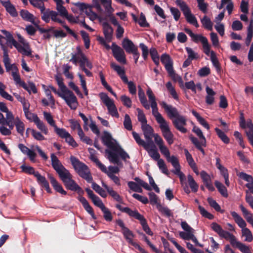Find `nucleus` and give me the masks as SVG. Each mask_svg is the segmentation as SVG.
Wrapping results in <instances>:
<instances>
[{"label": "nucleus", "mask_w": 253, "mask_h": 253, "mask_svg": "<svg viewBox=\"0 0 253 253\" xmlns=\"http://www.w3.org/2000/svg\"><path fill=\"white\" fill-rule=\"evenodd\" d=\"M37 180L38 183L42 188H45L47 193H51L52 192L49 187V183L44 176H42L40 174L39 175H38Z\"/></svg>", "instance_id": "nucleus-23"}, {"label": "nucleus", "mask_w": 253, "mask_h": 253, "mask_svg": "<svg viewBox=\"0 0 253 253\" xmlns=\"http://www.w3.org/2000/svg\"><path fill=\"white\" fill-rule=\"evenodd\" d=\"M74 5L79 8L80 11L82 12L85 13V11H88L90 8H91V5L87 4L84 2H76L73 3Z\"/></svg>", "instance_id": "nucleus-61"}, {"label": "nucleus", "mask_w": 253, "mask_h": 253, "mask_svg": "<svg viewBox=\"0 0 253 253\" xmlns=\"http://www.w3.org/2000/svg\"><path fill=\"white\" fill-rule=\"evenodd\" d=\"M115 207L122 212H125L129 216L139 220L143 230L149 235H153V233L149 227L146 219L143 215L138 212L137 210L132 211L128 207L124 208L119 204H117Z\"/></svg>", "instance_id": "nucleus-6"}, {"label": "nucleus", "mask_w": 253, "mask_h": 253, "mask_svg": "<svg viewBox=\"0 0 253 253\" xmlns=\"http://www.w3.org/2000/svg\"><path fill=\"white\" fill-rule=\"evenodd\" d=\"M3 62L7 72H10L11 69L15 65V64H11L10 62V59L8 56V53H4L3 54Z\"/></svg>", "instance_id": "nucleus-44"}, {"label": "nucleus", "mask_w": 253, "mask_h": 253, "mask_svg": "<svg viewBox=\"0 0 253 253\" xmlns=\"http://www.w3.org/2000/svg\"><path fill=\"white\" fill-rule=\"evenodd\" d=\"M192 131L194 132L200 139V142H201L202 145L205 147L207 146L206 139L203 135L202 130L200 128L196 126H194L192 129Z\"/></svg>", "instance_id": "nucleus-26"}, {"label": "nucleus", "mask_w": 253, "mask_h": 253, "mask_svg": "<svg viewBox=\"0 0 253 253\" xmlns=\"http://www.w3.org/2000/svg\"><path fill=\"white\" fill-rule=\"evenodd\" d=\"M122 46L126 52L131 53L138 49L133 42L128 39H124L122 42Z\"/></svg>", "instance_id": "nucleus-20"}, {"label": "nucleus", "mask_w": 253, "mask_h": 253, "mask_svg": "<svg viewBox=\"0 0 253 253\" xmlns=\"http://www.w3.org/2000/svg\"><path fill=\"white\" fill-rule=\"evenodd\" d=\"M76 50V53H72V58L70 61L76 65H77L78 62H79L81 68L84 72L86 76L88 77H91V73L86 69L85 67L91 69L92 68L91 63L88 60L79 46L77 47Z\"/></svg>", "instance_id": "nucleus-3"}, {"label": "nucleus", "mask_w": 253, "mask_h": 253, "mask_svg": "<svg viewBox=\"0 0 253 253\" xmlns=\"http://www.w3.org/2000/svg\"><path fill=\"white\" fill-rule=\"evenodd\" d=\"M184 31L191 37V40L193 42L195 43L201 42L202 43L204 52L205 54H208L209 53L211 45L206 37L201 34H194L192 31L188 28H185Z\"/></svg>", "instance_id": "nucleus-9"}, {"label": "nucleus", "mask_w": 253, "mask_h": 253, "mask_svg": "<svg viewBox=\"0 0 253 253\" xmlns=\"http://www.w3.org/2000/svg\"><path fill=\"white\" fill-rule=\"evenodd\" d=\"M152 114L155 117L156 120L158 124H161L166 121L162 116V115L158 112V108H157V109L152 110Z\"/></svg>", "instance_id": "nucleus-60"}, {"label": "nucleus", "mask_w": 253, "mask_h": 253, "mask_svg": "<svg viewBox=\"0 0 253 253\" xmlns=\"http://www.w3.org/2000/svg\"><path fill=\"white\" fill-rule=\"evenodd\" d=\"M1 32L3 35H5L7 42L12 43V45H16L17 41L13 38L12 34L10 32L7 31L5 30H1Z\"/></svg>", "instance_id": "nucleus-56"}, {"label": "nucleus", "mask_w": 253, "mask_h": 253, "mask_svg": "<svg viewBox=\"0 0 253 253\" xmlns=\"http://www.w3.org/2000/svg\"><path fill=\"white\" fill-rule=\"evenodd\" d=\"M48 176L52 186L56 191L62 195H66L67 192L63 189L62 185L58 183L56 179L50 174H48Z\"/></svg>", "instance_id": "nucleus-19"}, {"label": "nucleus", "mask_w": 253, "mask_h": 253, "mask_svg": "<svg viewBox=\"0 0 253 253\" xmlns=\"http://www.w3.org/2000/svg\"><path fill=\"white\" fill-rule=\"evenodd\" d=\"M102 186L106 190L109 195L111 196L114 200L120 203H123V198L117 192L114 190L113 188L108 186L103 182H102Z\"/></svg>", "instance_id": "nucleus-18"}, {"label": "nucleus", "mask_w": 253, "mask_h": 253, "mask_svg": "<svg viewBox=\"0 0 253 253\" xmlns=\"http://www.w3.org/2000/svg\"><path fill=\"white\" fill-rule=\"evenodd\" d=\"M221 238H225L226 240H229L232 246L234 245L237 239L234 235L230 233L228 231H223L221 235L219 236Z\"/></svg>", "instance_id": "nucleus-42"}, {"label": "nucleus", "mask_w": 253, "mask_h": 253, "mask_svg": "<svg viewBox=\"0 0 253 253\" xmlns=\"http://www.w3.org/2000/svg\"><path fill=\"white\" fill-rule=\"evenodd\" d=\"M106 106L107 107L109 114L112 116L119 118V115L113 101L109 103L108 105H106Z\"/></svg>", "instance_id": "nucleus-50"}, {"label": "nucleus", "mask_w": 253, "mask_h": 253, "mask_svg": "<svg viewBox=\"0 0 253 253\" xmlns=\"http://www.w3.org/2000/svg\"><path fill=\"white\" fill-rule=\"evenodd\" d=\"M42 15V19L45 23H48L49 22L50 19L53 22L60 23L67 32L72 36L75 39H78L77 35L68 26L65 24V21L62 20L59 17V14L57 12L53 10H50L49 9L45 10L43 12H41Z\"/></svg>", "instance_id": "nucleus-5"}, {"label": "nucleus", "mask_w": 253, "mask_h": 253, "mask_svg": "<svg viewBox=\"0 0 253 253\" xmlns=\"http://www.w3.org/2000/svg\"><path fill=\"white\" fill-rule=\"evenodd\" d=\"M160 104L167 112L169 118L171 120L174 127L183 133H186L187 129L184 127L187 125L185 117L180 115L175 107L168 105L165 102L162 101Z\"/></svg>", "instance_id": "nucleus-2"}, {"label": "nucleus", "mask_w": 253, "mask_h": 253, "mask_svg": "<svg viewBox=\"0 0 253 253\" xmlns=\"http://www.w3.org/2000/svg\"><path fill=\"white\" fill-rule=\"evenodd\" d=\"M59 96L65 100L71 109L75 110L77 109L78 106L77 98L72 91L66 94H59Z\"/></svg>", "instance_id": "nucleus-14"}, {"label": "nucleus", "mask_w": 253, "mask_h": 253, "mask_svg": "<svg viewBox=\"0 0 253 253\" xmlns=\"http://www.w3.org/2000/svg\"><path fill=\"white\" fill-rule=\"evenodd\" d=\"M101 210L103 213V217L105 220L107 221H111L113 219V216L109 209L105 206Z\"/></svg>", "instance_id": "nucleus-58"}, {"label": "nucleus", "mask_w": 253, "mask_h": 253, "mask_svg": "<svg viewBox=\"0 0 253 253\" xmlns=\"http://www.w3.org/2000/svg\"><path fill=\"white\" fill-rule=\"evenodd\" d=\"M160 59L169 76L174 78L175 77V73L173 68V61L170 56L166 53H163L161 55Z\"/></svg>", "instance_id": "nucleus-12"}, {"label": "nucleus", "mask_w": 253, "mask_h": 253, "mask_svg": "<svg viewBox=\"0 0 253 253\" xmlns=\"http://www.w3.org/2000/svg\"><path fill=\"white\" fill-rule=\"evenodd\" d=\"M218 137L225 144H228L230 139L225 133L219 128L216 127L214 129Z\"/></svg>", "instance_id": "nucleus-45"}, {"label": "nucleus", "mask_w": 253, "mask_h": 253, "mask_svg": "<svg viewBox=\"0 0 253 253\" xmlns=\"http://www.w3.org/2000/svg\"><path fill=\"white\" fill-rule=\"evenodd\" d=\"M44 118L47 122V123L52 126L54 127V128L57 126L56 125L55 122L53 119L52 116H51L50 113H47L46 112H43Z\"/></svg>", "instance_id": "nucleus-63"}, {"label": "nucleus", "mask_w": 253, "mask_h": 253, "mask_svg": "<svg viewBox=\"0 0 253 253\" xmlns=\"http://www.w3.org/2000/svg\"><path fill=\"white\" fill-rule=\"evenodd\" d=\"M55 132L61 138H66L69 136V133L65 128H59L56 126L54 128Z\"/></svg>", "instance_id": "nucleus-54"}, {"label": "nucleus", "mask_w": 253, "mask_h": 253, "mask_svg": "<svg viewBox=\"0 0 253 253\" xmlns=\"http://www.w3.org/2000/svg\"><path fill=\"white\" fill-rule=\"evenodd\" d=\"M188 182L189 185V187L192 190V191L195 193L196 192L199 188V186L196 183V182L194 179L193 177L191 175H188Z\"/></svg>", "instance_id": "nucleus-51"}, {"label": "nucleus", "mask_w": 253, "mask_h": 253, "mask_svg": "<svg viewBox=\"0 0 253 253\" xmlns=\"http://www.w3.org/2000/svg\"><path fill=\"white\" fill-rule=\"evenodd\" d=\"M231 214L236 223L242 229V236L246 237L245 241L248 242H252L253 240V236L250 230L246 227L247 224L245 220L235 211L231 212Z\"/></svg>", "instance_id": "nucleus-8"}, {"label": "nucleus", "mask_w": 253, "mask_h": 253, "mask_svg": "<svg viewBox=\"0 0 253 253\" xmlns=\"http://www.w3.org/2000/svg\"><path fill=\"white\" fill-rule=\"evenodd\" d=\"M20 169L23 172L28 174H33L36 178H37L38 175L40 174L38 171H35V169L32 167L27 166L25 165H23L20 167Z\"/></svg>", "instance_id": "nucleus-31"}, {"label": "nucleus", "mask_w": 253, "mask_h": 253, "mask_svg": "<svg viewBox=\"0 0 253 253\" xmlns=\"http://www.w3.org/2000/svg\"><path fill=\"white\" fill-rule=\"evenodd\" d=\"M116 222L121 228L122 233L127 242L134 247H136L137 243L133 241L132 239L134 237L133 232L125 226V223L122 219H118L116 220Z\"/></svg>", "instance_id": "nucleus-11"}, {"label": "nucleus", "mask_w": 253, "mask_h": 253, "mask_svg": "<svg viewBox=\"0 0 253 253\" xmlns=\"http://www.w3.org/2000/svg\"><path fill=\"white\" fill-rule=\"evenodd\" d=\"M106 152L108 154V159L111 163L118 165H120L119 157L116 153L108 150H106Z\"/></svg>", "instance_id": "nucleus-36"}, {"label": "nucleus", "mask_w": 253, "mask_h": 253, "mask_svg": "<svg viewBox=\"0 0 253 253\" xmlns=\"http://www.w3.org/2000/svg\"><path fill=\"white\" fill-rule=\"evenodd\" d=\"M149 52L152 60L157 66H158L160 63V57L157 49L154 47H151Z\"/></svg>", "instance_id": "nucleus-43"}, {"label": "nucleus", "mask_w": 253, "mask_h": 253, "mask_svg": "<svg viewBox=\"0 0 253 253\" xmlns=\"http://www.w3.org/2000/svg\"><path fill=\"white\" fill-rule=\"evenodd\" d=\"M214 185L217 188L218 192L223 197L225 198H227L228 197L227 189L222 183L216 180L214 182Z\"/></svg>", "instance_id": "nucleus-29"}, {"label": "nucleus", "mask_w": 253, "mask_h": 253, "mask_svg": "<svg viewBox=\"0 0 253 253\" xmlns=\"http://www.w3.org/2000/svg\"><path fill=\"white\" fill-rule=\"evenodd\" d=\"M113 151L118 153L122 160L124 161H126L127 159L130 158L129 155L119 145Z\"/></svg>", "instance_id": "nucleus-49"}, {"label": "nucleus", "mask_w": 253, "mask_h": 253, "mask_svg": "<svg viewBox=\"0 0 253 253\" xmlns=\"http://www.w3.org/2000/svg\"><path fill=\"white\" fill-rule=\"evenodd\" d=\"M50 157L52 167L58 174L66 189L76 191L80 195L84 194V190L77 184L74 180L72 179L71 174L63 166L57 156L54 153H52Z\"/></svg>", "instance_id": "nucleus-1"}, {"label": "nucleus", "mask_w": 253, "mask_h": 253, "mask_svg": "<svg viewBox=\"0 0 253 253\" xmlns=\"http://www.w3.org/2000/svg\"><path fill=\"white\" fill-rule=\"evenodd\" d=\"M240 121H239V124H240V126L242 128H248L249 129L248 130H246V131H250L251 130V127H250L249 124H252L253 126V124L252 123V121L251 119H249L247 120V122H246V120L244 118V113L241 112L240 114Z\"/></svg>", "instance_id": "nucleus-25"}, {"label": "nucleus", "mask_w": 253, "mask_h": 253, "mask_svg": "<svg viewBox=\"0 0 253 253\" xmlns=\"http://www.w3.org/2000/svg\"><path fill=\"white\" fill-rule=\"evenodd\" d=\"M159 148L161 153L166 157L167 160L168 161V162H169L170 161H171V159L173 157H175L174 155L170 156L169 150L164 145V144L161 146H159Z\"/></svg>", "instance_id": "nucleus-40"}, {"label": "nucleus", "mask_w": 253, "mask_h": 253, "mask_svg": "<svg viewBox=\"0 0 253 253\" xmlns=\"http://www.w3.org/2000/svg\"><path fill=\"white\" fill-rule=\"evenodd\" d=\"M78 199L82 204L84 209L89 214L93 211V209L84 197L80 196L78 197Z\"/></svg>", "instance_id": "nucleus-35"}, {"label": "nucleus", "mask_w": 253, "mask_h": 253, "mask_svg": "<svg viewBox=\"0 0 253 253\" xmlns=\"http://www.w3.org/2000/svg\"><path fill=\"white\" fill-rule=\"evenodd\" d=\"M175 3L176 5L179 7L183 12L187 21L189 23L195 26V27H199V25L197 22L196 17L194 15L192 14L189 7L186 2L182 0H176Z\"/></svg>", "instance_id": "nucleus-7"}, {"label": "nucleus", "mask_w": 253, "mask_h": 253, "mask_svg": "<svg viewBox=\"0 0 253 253\" xmlns=\"http://www.w3.org/2000/svg\"><path fill=\"white\" fill-rule=\"evenodd\" d=\"M103 33L107 42H111L113 33V29L111 26L106 22H103L102 23Z\"/></svg>", "instance_id": "nucleus-21"}, {"label": "nucleus", "mask_w": 253, "mask_h": 253, "mask_svg": "<svg viewBox=\"0 0 253 253\" xmlns=\"http://www.w3.org/2000/svg\"><path fill=\"white\" fill-rule=\"evenodd\" d=\"M112 67L120 76L121 79H127L125 76V71L123 68L116 64H112Z\"/></svg>", "instance_id": "nucleus-57"}, {"label": "nucleus", "mask_w": 253, "mask_h": 253, "mask_svg": "<svg viewBox=\"0 0 253 253\" xmlns=\"http://www.w3.org/2000/svg\"><path fill=\"white\" fill-rule=\"evenodd\" d=\"M102 143L107 147L114 150L118 146L113 142V138L111 135L108 131H105L103 135L101 137Z\"/></svg>", "instance_id": "nucleus-16"}, {"label": "nucleus", "mask_w": 253, "mask_h": 253, "mask_svg": "<svg viewBox=\"0 0 253 253\" xmlns=\"http://www.w3.org/2000/svg\"><path fill=\"white\" fill-rule=\"evenodd\" d=\"M124 126L126 129L128 130H131L132 129V123L129 116L126 114L124 121Z\"/></svg>", "instance_id": "nucleus-64"}, {"label": "nucleus", "mask_w": 253, "mask_h": 253, "mask_svg": "<svg viewBox=\"0 0 253 253\" xmlns=\"http://www.w3.org/2000/svg\"><path fill=\"white\" fill-rule=\"evenodd\" d=\"M48 0H29L30 3L34 7L40 9L41 12H43L45 9L44 2Z\"/></svg>", "instance_id": "nucleus-33"}, {"label": "nucleus", "mask_w": 253, "mask_h": 253, "mask_svg": "<svg viewBox=\"0 0 253 253\" xmlns=\"http://www.w3.org/2000/svg\"><path fill=\"white\" fill-rule=\"evenodd\" d=\"M20 14L24 20L30 22L34 25L38 26L39 21L36 20L35 16L28 10L22 9L20 11Z\"/></svg>", "instance_id": "nucleus-17"}, {"label": "nucleus", "mask_w": 253, "mask_h": 253, "mask_svg": "<svg viewBox=\"0 0 253 253\" xmlns=\"http://www.w3.org/2000/svg\"><path fill=\"white\" fill-rule=\"evenodd\" d=\"M169 163H170L173 167L175 169L174 170L172 171L174 174L177 175L178 173L181 172V166L176 157H173L171 161H170Z\"/></svg>", "instance_id": "nucleus-37"}, {"label": "nucleus", "mask_w": 253, "mask_h": 253, "mask_svg": "<svg viewBox=\"0 0 253 253\" xmlns=\"http://www.w3.org/2000/svg\"><path fill=\"white\" fill-rule=\"evenodd\" d=\"M201 23L205 28L209 30H212L213 24L211 19L207 16H204L202 19H201Z\"/></svg>", "instance_id": "nucleus-47"}, {"label": "nucleus", "mask_w": 253, "mask_h": 253, "mask_svg": "<svg viewBox=\"0 0 253 253\" xmlns=\"http://www.w3.org/2000/svg\"><path fill=\"white\" fill-rule=\"evenodd\" d=\"M92 189L97 192L99 195H100L103 198H106L107 196V193L105 190L102 188L99 185L96 183L92 181Z\"/></svg>", "instance_id": "nucleus-39"}, {"label": "nucleus", "mask_w": 253, "mask_h": 253, "mask_svg": "<svg viewBox=\"0 0 253 253\" xmlns=\"http://www.w3.org/2000/svg\"><path fill=\"white\" fill-rule=\"evenodd\" d=\"M56 9L60 16L64 17L65 16L67 15L68 11L65 7L63 6V3L56 5Z\"/></svg>", "instance_id": "nucleus-62"}, {"label": "nucleus", "mask_w": 253, "mask_h": 253, "mask_svg": "<svg viewBox=\"0 0 253 253\" xmlns=\"http://www.w3.org/2000/svg\"><path fill=\"white\" fill-rule=\"evenodd\" d=\"M240 208L243 212L244 217L247 221L251 224L253 227V214L249 212L242 205L240 206Z\"/></svg>", "instance_id": "nucleus-30"}, {"label": "nucleus", "mask_w": 253, "mask_h": 253, "mask_svg": "<svg viewBox=\"0 0 253 253\" xmlns=\"http://www.w3.org/2000/svg\"><path fill=\"white\" fill-rule=\"evenodd\" d=\"M100 1L107 13H111L113 12L114 9L112 6L111 0H100Z\"/></svg>", "instance_id": "nucleus-52"}, {"label": "nucleus", "mask_w": 253, "mask_h": 253, "mask_svg": "<svg viewBox=\"0 0 253 253\" xmlns=\"http://www.w3.org/2000/svg\"><path fill=\"white\" fill-rule=\"evenodd\" d=\"M138 97L139 100L143 105V106L147 110L150 109V105L148 103L146 97L144 92L141 93L140 91L138 93Z\"/></svg>", "instance_id": "nucleus-55"}, {"label": "nucleus", "mask_w": 253, "mask_h": 253, "mask_svg": "<svg viewBox=\"0 0 253 253\" xmlns=\"http://www.w3.org/2000/svg\"><path fill=\"white\" fill-rule=\"evenodd\" d=\"M14 125L16 126L17 131L23 135L24 129L25 126L24 123L19 119L18 117H17L14 122Z\"/></svg>", "instance_id": "nucleus-41"}, {"label": "nucleus", "mask_w": 253, "mask_h": 253, "mask_svg": "<svg viewBox=\"0 0 253 253\" xmlns=\"http://www.w3.org/2000/svg\"><path fill=\"white\" fill-rule=\"evenodd\" d=\"M111 49L113 55L117 61L123 64H126V54L123 49L113 42L112 44Z\"/></svg>", "instance_id": "nucleus-13"}, {"label": "nucleus", "mask_w": 253, "mask_h": 253, "mask_svg": "<svg viewBox=\"0 0 253 253\" xmlns=\"http://www.w3.org/2000/svg\"><path fill=\"white\" fill-rule=\"evenodd\" d=\"M33 121L35 123L39 129L46 135L48 134V130L47 126L43 122L40 120L37 115L33 116Z\"/></svg>", "instance_id": "nucleus-22"}, {"label": "nucleus", "mask_w": 253, "mask_h": 253, "mask_svg": "<svg viewBox=\"0 0 253 253\" xmlns=\"http://www.w3.org/2000/svg\"><path fill=\"white\" fill-rule=\"evenodd\" d=\"M3 6L5 7L6 11L12 17H16L18 15L17 12L14 6L10 1L7 3L5 2Z\"/></svg>", "instance_id": "nucleus-34"}, {"label": "nucleus", "mask_w": 253, "mask_h": 253, "mask_svg": "<svg viewBox=\"0 0 253 253\" xmlns=\"http://www.w3.org/2000/svg\"><path fill=\"white\" fill-rule=\"evenodd\" d=\"M232 247L238 249L243 253H252L251 250L249 246H246L245 244L237 240H236Z\"/></svg>", "instance_id": "nucleus-27"}, {"label": "nucleus", "mask_w": 253, "mask_h": 253, "mask_svg": "<svg viewBox=\"0 0 253 253\" xmlns=\"http://www.w3.org/2000/svg\"><path fill=\"white\" fill-rule=\"evenodd\" d=\"M189 139L192 143L194 145L195 147L198 150H199L203 154V155H205V152L204 149L202 148V147L204 146L202 145L201 142H200L196 137H194L192 134L189 136Z\"/></svg>", "instance_id": "nucleus-32"}, {"label": "nucleus", "mask_w": 253, "mask_h": 253, "mask_svg": "<svg viewBox=\"0 0 253 253\" xmlns=\"http://www.w3.org/2000/svg\"><path fill=\"white\" fill-rule=\"evenodd\" d=\"M127 185L128 187L132 190V191L138 192L142 193L143 190L141 188V186L139 185L137 183L133 181H129L127 183Z\"/></svg>", "instance_id": "nucleus-59"}, {"label": "nucleus", "mask_w": 253, "mask_h": 253, "mask_svg": "<svg viewBox=\"0 0 253 253\" xmlns=\"http://www.w3.org/2000/svg\"><path fill=\"white\" fill-rule=\"evenodd\" d=\"M153 134H146L144 135V137L147 141V142H145V144L146 145H143V148L146 150H148L150 148H155V146L154 144V142L152 140V137L153 136Z\"/></svg>", "instance_id": "nucleus-46"}, {"label": "nucleus", "mask_w": 253, "mask_h": 253, "mask_svg": "<svg viewBox=\"0 0 253 253\" xmlns=\"http://www.w3.org/2000/svg\"><path fill=\"white\" fill-rule=\"evenodd\" d=\"M157 208L159 211L165 216L167 217L173 216L172 212L167 207L162 206L161 205L159 204L157 205Z\"/></svg>", "instance_id": "nucleus-48"}, {"label": "nucleus", "mask_w": 253, "mask_h": 253, "mask_svg": "<svg viewBox=\"0 0 253 253\" xmlns=\"http://www.w3.org/2000/svg\"><path fill=\"white\" fill-rule=\"evenodd\" d=\"M62 69L63 73L66 78L68 79H73L74 78L73 73L70 71L72 69V67L69 64H63Z\"/></svg>", "instance_id": "nucleus-38"}, {"label": "nucleus", "mask_w": 253, "mask_h": 253, "mask_svg": "<svg viewBox=\"0 0 253 253\" xmlns=\"http://www.w3.org/2000/svg\"><path fill=\"white\" fill-rule=\"evenodd\" d=\"M192 114L197 119V121L200 125L203 126L207 129L209 130L210 128V126L207 122L205 120L204 118L202 117L199 113H198L195 110H192L191 111Z\"/></svg>", "instance_id": "nucleus-28"}, {"label": "nucleus", "mask_w": 253, "mask_h": 253, "mask_svg": "<svg viewBox=\"0 0 253 253\" xmlns=\"http://www.w3.org/2000/svg\"><path fill=\"white\" fill-rule=\"evenodd\" d=\"M70 159L75 170L80 176L84 179L88 183L92 182L93 178L87 166L74 156H71Z\"/></svg>", "instance_id": "nucleus-4"}, {"label": "nucleus", "mask_w": 253, "mask_h": 253, "mask_svg": "<svg viewBox=\"0 0 253 253\" xmlns=\"http://www.w3.org/2000/svg\"><path fill=\"white\" fill-rule=\"evenodd\" d=\"M5 86L1 83L0 82V95L4 98L10 101H13V98L12 96L9 94L7 92L4 91Z\"/></svg>", "instance_id": "nucleus-53"}, {"label": "nucleus", "mask_w": 253, "mask_h": 253, "mask_svg": "<svg viewBox=\"0 0 253 253\" xmlns=\"http://www.w3.org/2000/svg\"><path fill=\"white\" fill-rule=\"evenodd\" d=\"M160 128L161 130L163 137L166 140L168 143L169 145L172 144L174 141V135L170 130L168 123L166 121L160 124Z\"/></svg>", "instance_id": "nucleus-15"}, {"label": "nucleus", "mask_w": 253, "mask_h": 253, "mask_svg": "<svg viewBox=\"0 0 253 253\" xmlns=\"http://www.w3.org/2000/svg\"><path fill=\"white\" fill-rule=\"evenodd\" d=\"M206 55L210 57V59L212 62V64L213 65V66L215 68L216 71L217 72L220 71V64L218 60V59L216 57L215 53L213 51L211 50V48H210L209 53L208 54Z\"/></svg>", "instance_id": "nucleus-24"}, {"label": "nucleus", "mask_w": 253, "mask_h": 253, "mask_svg": "<svg viewBox=\"0 0 253 253\" xmlns=\"http://www.w3.org/2000/svg\"><path fill=\"white\" fill-rule=\"evenodd\" d=\"M18 41L20 43L17 42V44H13L17 51L24 56H31L32 50L29 43L20 35H18Z\"/></svg>", "instance_id": "nucleus-10"}]
</instances>
